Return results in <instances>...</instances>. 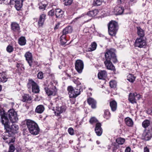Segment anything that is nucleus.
Here are the masks:
<instances>
[{"instance_id":"7","label":"nucleus","mask_w":152,"mask_h":152,"mask_svg":"<svg viewBox=\"0 0 152 152\" xmlns=\"http://www.w3.org/2000/svg\"><path fill=\"white\" fill-rule=\"evenodd\" d=\"M134 45L140 48H145L146 45V41L144 38L137 37L135 41Z\"/></svg>"},{"instance_id":"53","label":"nucleus","mask_w":152,"mask_h":152,"mask_svg":"<svg viewBox=\"0 0 152 152\" xmlns=\"http://www.w3.org/2000/svg\"><path fill=\"white\" fill-rule=\"evenodd\" d=\"M131 151V148L129 147H126L125 150V152H130Z\"/></svg>"},{"instance_id":"37","label":"nucleus","mask_w":152,"mask_h":152,"mask_svg":"<svg viewBox=\"0 0 152 152\" xmlns=\"http://www.w3.org/2000/svg\"><path fill=\"white\" fill-rule=\"evenodd\" d=\"M125 141V140L124 139L121 137L118 138L116 140V142L118 145H122L124 143Z\"/></svg>"},{"instance_id":"60","label":"nucleus","mask_w":152,"mask_h":152,"mask_svg":"<svg viewBox=\"0 0 152 152\" xmlns=\"http://www.w3.org/2000/svg\"><path fill=\"white\" fill-rule=\"evenodd\" d=\"M2 90V86H1L0 85V91H1Z\"/></svg>"},{"instance_id":"51","label":"nucleus","mask_w":152,"mask_h":152,"mask_svg":"<svg viewBox=\"0 0 152 152\" xmlns=\"http://www.w3.org/2000/svg\"><path fill=\"white\" fill-rule=\"evenodd\" d=\"M43 73L42 72H40L37 74V77L39 79H42L43 77Z\"/></svg>"},{"instance_id":"31","label":"nucleus","mask_w":152,"mask_h":152,"mask_svg":"<svg viewBox=\"0 0 152 152\" xmlns=\"http://www.w3.org/2000/svg\"><path fill=\"white\" fill-rule=\"evenodd\" d=\"M98 12L97 10H94L88 12L87 13L86 15H88L90 17H94L97 14Z\"/></svg>"},{"instance_id":"18","label":"nucleus","mask_w":152,"mask_h":152,"mask_svg":"<svg viewBox=\"0 0 152 152\" xmlns=\"http://www.w3.org/2000/svg\"><path fill=\"white\" fill-rule=\"evenodd\" d=\"M46 15L45 14H41L39 17L38 24L39 26H42L46 19Z\"/></svg>"},{"instance_id":"30","label":"nucleus","mask_w":152,"mask_h":152,"mask_svg":"<svg viewBox=\"0 0 152 152\" xmlns=\"http://www.w3.org/2000/svg\"><path fill=\"white\" fill-rule=\"evenodd\" d=\"M125 121L126 124L129 126H132L133 124V122L132 120L129 117L125 118Z\"/></svg>"},{"instance_id":"34","label":"nucleus","mask_w":152,"mask_h":152,"mask_svg":"<svg viewBox=\"0 0 152 152\" xmlns=\"http://www.w3.org/2000/svg\"><path fill=\"white\" fill-rule=\"evenodd\" d=\"M32 98L29 95L25 94L23 96L22 101L23 102L31 101Z\"/></svg>"},{"instance_id":"47","label":"nucleus","mask_w":152,"mask_h":152,"mask_svg":"<svg viewBox=\"0 0 152 152\" xmlns=\"http://www.w3.org/2000/svg\"><path fill=\"white\" fill-rule=\"evenodd\" d=\"M13 47L10 45H8L7 48V52L10 53L13 51Z\"/></svg>"},{"instance_id":"13","label":"nucleus","mask_w":152,"mask_h":152,"mask_svg":"<svg viewBox=\"0 0 152 152\" xmlns=\"http://www.w3.org/2000/svg\"><path fill=\"white\" fill-rule=\"evenodd\" d=\"M25 57L29 65L31 66L33 61L32 56L31 53L29 52H26L25 55Z\"/></svg>"},{"instance_id":"41","label":"nucleus","mask_w":152,"mask_h":152,"mask_svg":"<svg viewBox=\"0 0 152 152\" xmlns=\"http://www.w3.org/2000/svg\"><path fill=\"white\" fill-rule=\"evenodd\" d=\"M102 0H94L93 4L94 6H97L102 4Z\"/></svg>"},{"instance_id":"55","label":"nucleus","mask_w":152,"mask_h":152,"mask_svg":"<svg viewBox=\"0 0 152 152\" xmlns=\"http://www.w3.org/2000/svg\"><path fill=\"white\" fill-rule=\"evenodd\" d=\"M59 24L56 25L54 28V29L55 30L57 29L59 27Z\"/></svg>"},{"instance_id":"27","label":"nucleus","mask_w":152,"mask_h":152,"mask_svg":"<svg viewBox=\"0 0 152 152\" xmlns=\"http://www.w3.org/2000/svg\"><path fill=\"white\" fill-rule=\"evenodd\" d=\"M110 104L112 110L113 111H115L117 108V103L114 100H113L110 102Z\"/></svg>"},{"instance_id":"61","label":"nucleus","mask_w":152,"mask_h":152,"mask_svg":"<svg viewBox=\"0 0 152 152\" xmlns=\"http://www.w3.org/2000/svg\"><path fill=\"white\" fill-rule=\"evenodd\" d=\"M48 152H54V151L53 150H51L49 151Z\"/></svg>"},{"instance_id":"32","label":"nucleus","mask_w":152,"mask_h":152,"mask_svg":"<svg viewBox=\"0 0 152 152\" xmlns=\"http://www.w3.org/2000/svg\"><path fill=\"white\" fill-rule=\"evenodd\" d=\"M26 40L24 37H21L18 39V43L20 45L23 46L25 45L26 44Z\"/></svg>"},{"instance_id":"26","label":"nucleus","mask_w":152,"mask_h":152,"mask_svg":"<svg viewBox=\"0 0 152 152\" xmlns=\"http://www.w3.org/2000/svg\"><path fill=\"white\" fill-rule=\"evenodd\" d=\"M72 31V28L71 26H70L66 27L64 28L62 31V35H66V34L70 33Z\"/></svg>"},{"instance_id":"40","label":"nucleus","mask_w":152,"mask_h":152,"mask_svg":"<svg viewBox=\"0 0 152 152\" xmlns=\"http://www.w3.org/2000/svg\"><path fill=\"white\" fill-rule=\"evenodd\" d=\"M150 121L146 120H145L142 122V125L143 127L146 128L148 127L150 125Z\"/></svg>"},{"instance_id":"25","label":"nucleus","mask_w":152,"mask_h":152,"mask_svg":"<svg viewBox=\"0 0 152 152\" xmlns=\"http://www.w3.org/2000/svg\"><path fill=\"white\" fill-rule=\"evenodd\" d=\"M64 14V12L61 9H57L55 10V15L57 18H60L62 17Z\"/></svg>"},{"instance_id":"1","label":"nucleus","mask_w":152,"mask_h":152,"mask_svg":"<svg viewBox=\"0 0 152 152\" xmlns=\"http://www.w3.org/2000/svg\"><path fill=\"white\" fill-rule=\"evenodd\" d=\"M26 124L31 134L35 135L39 134L40 129L38 124L35 122L31 120L28 119L26 121Z\"/></svg>"},{"instance_id":"10","label":"nucleus","mask_w":152,"mask_h":152,"mask_svg":"<svg viewBox=\"0 0 152 152\" xmlns=\"http://www.w3.org/2000/svg\"><path fill=\"white\" fill-rule=\"evenodd\" d=\"M142 137L145 140H149L152 137V127L145 131L143 133Z\"/></svg>"},{"instance_id":"58","label":"nucleus","mask_w":152,"mask_h":152,"mask_svg":"<svg viewBox=\"0 0 152 152\" xmlns=\"http://www.w3.org/2000/svg\"><path fill=\"white\" fill-rule=\"evenodd\" d=\"M130 1L131 2H136V0H130Z\"/></svg>"},{"instance_id":"17","label":"nucleus","mask_w":152,"mask_h":152,"mask_svg":"<svg viewBox=\"0 0 152 152\" xmlns=\"http://www.w3.org/2000/svg\"><path fill=\"white\" fill-rule=\"evenodd\" d=\"M23 0H14V4L15 3V7L18 10H20L23 6Z\"/></svg>"},{"instance_id":"44","label":"nucleus","mask_w":152,"mask_h":152,"mask_svg":"<svg viewBox=\"0 0 152 152\" xmlns=\"http://www.w3.org/2000/svg\"><path fill=\"white\" fill-rule=\"evenodd\" d=\"M97 119L94 117L91 118L89 120V122L91 124H93L94 123H96L97 122Z\"/></svg>"},{"instance_id":"5","label":"nucleus","mask_w":152,"mask_h":152,"mask_svg":"<svg viewBox=\"0 0 152 152\" xmlns=\"http://www.w3.org/2000/svg\"><path fill=\"white\" fill-rule=\"evenodd\" d=\"M8 117L12 123L17 122L18 119L16 112L13 109H10L9 110L7 113Z\"/></svg>"},{"instance_id":"16","label":"nucleus","mask_w":152,"mask_h":152,"mask_svg":"<svg viewBox=\"0 0 152 152\" xmlns=\"http://www.w3.org/2000/svg\"><path fill=\"white\" fill-rule=\"evenodd\" d=\"M95 131L97 135L100 136L101 135L102 131L101 127V124L99 123H97L96 124Z\"/></svg>"},{"instance_id":"42","label":"nucleus","mask_w":152,"mask_h":152,"mask_svg":"<svg viewBox=\"0 0 152 152\" xmlns=\"http://www.w3.org/2000/svg\"><path fill=\"white\" fill-rule=\"evenodd\" d=\"M112 150L113 152H115L119 147V145L116 142H113L112 144Z\"/></svg>"},{"instance_id":"62","label":"nucleus","mask_w":152,"mask_h":152,"mask_svg":"<svg viewBox=\"0 0 152 152\" xmlns=\"http://www.w3.org/2000/svg\"><path fill=\"white\" fill-rule=\"evenodd\" d=\"M17 151L18 152H20V150L19 149H17Z\"/></svg>"},{"instance_id":"11","label":"nucleus","mask_w":152,"mask_h":152,"mask_svg":"<svg viewBox=\"0 0 152 152\" xmlns=\"http://www.w3.org/2000/svg\"><path fill=\"white\" fill-rule=\"evenodd\" d=\"M140 97V95L137 94L136 93L134 94L130 93L129 95V100L132 103H136V98H137L139 100Z\"/></svg>"},{"instance_id":"2","label":"nucleus","mask_w":152,"mask_h":152,"mask_svg":"<svg viewBox=\"0 0 152 152\" xmlns=\"http://www.w3.org/2000/svg\"><path fill=\"white\" fill-rule=\"evenodd\" d=\"M108 31L110 35L115 36L118 29V24L114 21H110L108 24Z\"/></svg>"},{"instance_id":"45","label":"nucleus","mask_w":152,"mask_h":152,"mask_svg":"<svg viewBox=\"0 0 152 152\" xmlns=\"http://www.w3.org/2000/svg\"><path fill=\"white\" fill-rule=\"evenodd\" d=\"M110 85L111 88H115L116 86V83L115 81H111L110 82Z\"/></svg>"},{"instance_id":"19","label":"nucleus","mask_w":152,"mask_h":152,"mask_svg":"<svg viewBox=\"0 0 152 152\" xmlns=\"http://www.w3.org/2000/svg\"><path fill=\"white\" fill-rule=\"evenodd\" d=\"M137 34L139 38L142 37L144 38L145 35V32L144 30L140 27H137Z\"/></svg>"},{"instance_id":"28","label":"nucleus","mask_w":152,"mask_h":152,"mask_svg":"<svg viewBox=\"0 0 152 152\" xmlns=\"http://www.w3.org/2000/svg\"><path fill=\"white\" fill-rule=\"evenodd\" d=\"M45 110L44 106L42 105H38L36 108L35 112L39 113H42Z\"/></svg>"},{"instance_id":"14","label":"nucleus","mask_w":152,"mask_h":152,"mask_svg":"<svg viewBox=\"0 0 152 152\" xmlns=\"http://www.w3.org/2000/svg\"><path fill=\"white\" fill-rule=\"evenodd\" d=\"M1 121L4 125L5 129H7L9 126L10 123L9 121L7 116H4L1 119Z\"/></svg>"},{"instance_id":"15","label":"nucleus","mask_w":152,"mask_h":152,"mask_svg":"<svg viewBox=\"0 0 152 152\" xmlns=\"http://www.w3.org/2000/svg\"><path fill=\"white\" fill-rule=\"evenodd\" d=\"M18 129V126L15 124H14L11 125L10 127V125H9L8 128L6 129L9 132H11L12 133L14 134L16 132Z\"/></svg>"},{"instance_id":"3","label":"nucleus","mask_w":152,"mask_h":152,"mask_svg":"<svg viewBox=\"0 0 152 152\" xmlns=\"http://www.w3.org/2000/svg\"><path fill=\"white\" fill-rule=\"evenodd\" d=\"M115 52V50L114 49L107 50L105 54V59H107V58H108L109 60H111L113 63H116L117 59Z\"/></svg>"},{"instance_id":"6","label":"nucleus","mask_w":152,"mask_h":152,"mask_svg":"<svg viewBox=\"0 0 152 152\" xmlns=\"http://www.w3.org/2000/svg\"><path fill=\"white\" fill-rule=\"evenodd\" d=\"M27 86L28 88H31L32 87V91L35 93H37L39 92V88L37 84L32 80H29Z\"/></svg>"},{"instance_id":"36","label":"nucleus","mask_w":152,"mask_h":152,"mask_svg":"<svg viewBox=\"0 0 152 152\" xmlns=\"http://www.w3.org/2000/svg\"><path fill=\"white\" fill-rule=\"evenodd\" d=\"M66 36L62 35L60 37V42L62 45H65L66 43L67 40L65 39Z\"/></svg>"},{"instance_id":"8","label":"nucleus","mask_w":152,"mask_h":152,"mask_svg":"<svg viewBox=\"0 0 152 152\" xmlns=\"http://www.w3.org/2000/svg\"><path fill=\"white\" fill-rule=\"evenodd\" d=\"M75 68L77 71L79 73H81L84 67L83 61L80 60H77L75 63Z\"/></svg>"},{"instance_id":"64","label":"nucleus","mask_w":152,"mask_h":152,"mask_svg":"<svg viewBox=\"0 0 152 152\" xmlns=\"http://www.w3.org/2000/svg\"><path fill=\"white\" fill-rule=\"evenodd\" d=\"M78 88H79V89H80V88H79V87H78Z\"/></svg>"},{"instance_id":"35","label":"nucleus","mask_w":152,"mask_h":152,"mask_svg":"<svg viewBox=\"0 0 152 152\" xmlns=\"http://www.w3.org/2000/svg\"><path fill=\"white\" fill-rule=\"evenodd\" d=\"M136 77L132 74H129L127 76V80L131 83H133L135 80Z\"/></svg>"},{"instance_id":"52","label":"nucleus","mask_w":152,"mask_h":152,"mask_svg":"<svg viewBox=\"0 0 152 152\" xmlns=\"http://www.w3.org/2000/svg\"><path fill=\"white\" fill-rule=\"evenodd\" d=\"M46 5L45 4H43L42 5H40L39 6V8L40 9L42 10H45V8H46Z\"/></svg>"},{"instance_id":"33","label":"nucleus","mask_w":152,"mask_h":152,"mask_svg":"<svg viewBox=\"0 0 152 152\" xmlns=\"http://www.w3.org/2000/svg\"><path fill=\"white\" fill-rule=\"evenodd\" d=\"M115 12H117V15L121 14L124 11V8L122 7H116L115 8Z\"/></svg>"},{"instance_id":"50","label":"nucleus","mask_w":152,"mask_h":152,"mask_svg":"<svg viewBox=\"0 0 152 152\" xmlns=\"http://www.w3.org/2000/svg\"><path fill=\"white\" fill-rule=\"evenodd\" d=\"M48 15L53 16L54 15V10L53 9L50 10L48 12Z\"/></svg>"},{"instance_id":"38","label":"nucleus","mask_w":152,"mask_h":152,"mask_svg":"<svg viewBox=\"0 0 152 152\" xmlns=\"http://www.w3.org/2000/svg\"><path fill=\"white\" fill-rule=\"evenodd\" d=\"M104 117L107 119H108L110 117V113L108 110L104 111Z\"/></svg>"},{"instance_id":"22","label":"nucleus","mask_w":152,"mask_h":152,"mask_svg":"<svg viewBox=\"0 0 152 152\" xmlns=\"http://www.w3.org/2000/svg\"><path fill=\"white\" fill-rule=\"evenodd\" d=\"M7 79L5 72H0V82L2 83L6 82L7 81Z\"/></svg>"},{"instance_id":"57","label":"nucleus","mask_w":152,"mask_h":152,"mask_svg":"<svg viewBox=\"0 0 152 152\" xmlns=\"http://www.w3.org/2000/svg\"><path fill=\"white\" fill-rule=\"evenodd\" d=\"M14 0H10V3L11 4H14Z\"/></svg>"},{"instance_id":"4","label":"nucleus","mask_w":152,"mask_h":152,"mask_svg":"<svg viewBox=\"0 0 152 152\" xmlns=\"http://www.w3.org/2000/svg\"><path fill=\"white\" fill-rule=\"evenodd\" d=\"M67 90L70 98H75L80 94V89L76 88L74 89L72 86H69L67 88Z\"/></svg>"},{"instance_id":"24","label":"nucleus","mask_w":152,"mask_h":152,"mask_svg":"<svg viewBox=\"0 0 152 152\" xmlns=\"http://www.w3.org/2000/svg\"><path fill=\"white\" fill-rule=\"evenodd\" d=\"M53 87L55 89L54 91H51L50 89L48 88H45V91L48 96H50L51 95H55V94L56 93V92L57 91V89L56 88V87L55 86H54Z\"/></svg>"},{"instance_id":"49","label":"nucleus","mask_w":152,"mask_h":152,"mask_svg":"<svg viewBox=\"0 0 152 152\" xmlns=\"http://www.w3.org/2000/svg\"><path fill=\"white\" fill-rule=\"evenodd\" d=\"M0 115L1 116V118H2L4 117V116H7V114H6L5 113L4 111H2L0 110Z\"/></svg>"},{"instance_id":"56","label":"nucleus","mask_w":152,"mask_h":152,"mask_svg":"<svg viewBox=\"0 0 152 152\" xmlns=\"http://www.w3.org/2000/svg\"><path fill=\"white\" fill-rule=\"evenodd\" d=\"M117 3L118 4H120L121 3V0H117Z\"/></svg>"},{"instance_id":"9","label":"nucleus","mask_w":152,"mask_h":152,"mask_svg":"<svg viewBox=\"0 0 152 152\" xmlns=\"http://www.w3.org/2000/svg\"><path fill=\"white\" fill-rule=\"evenodd\" d=\"M56 109L55 111L56 115L58 116L60 114L65 112L66 110V107L62 105L61 103L59 104L56 107Z\"/></svg>"},{"instance_id":"29","label":"nucleus","mask_w":152,"mask_h":152,"mask_svg":"<svg viewBox=\"0 0 152 152\" xmlns=\"http://www.w3.org/2000/svg\"><path fill=\"white\" fill-rule=\"evenodd\" d=\"M3 138L5 142L8 144L13 143L15 141L14 138H12L9 136H8L7 137H4Z\"/></svg>"},{"instance_id":"20","label":"nucleus","mask_w":152,"mask_h":152,"mask_svg":"<svg viewBox=\"0 0 152 152\" xmlns=\"http://www.w3.org/2000/svg\"><path fill=\"white\" fill-rule=\"evenodd\" d=\"M11 28L13 31L16 32H18L20 30V27L19 25L16 23H12L11 25Z\"/></svg>"},{"instance_id":"63","label":"nucleus","mask_w":152,"mask_h":152,"mask_svg":"<svg viewBox=\"0 0 152 152\" xmlns=\"http://www.w3.org/2000/svg\"><path fill=\"white\" fill-rule=\"evenodd\" d=\"M80 84H81V83H79V84H77V85H80Z\"/></svg>"},{"instance_id":"12","label":"nucleus","mask_w":152,"mask_h":152,"mask_svg":"<svg viewBox=\"0 0 152 152\" xmlns=\"http://www.w3.org/2000/svg\"><path fill=\"white\" fill-rule=\"evenodd\" d=\"M108 58H107V59H105L104 63L107 69L111 70H114L115 67L112 63L111 62V60H109Z\"/></svg>"},{"instance_id":"43","label":"nucleus","mask_w":152,"mask_h":152,"mask_svg":"<svg viewBox=\"0 0 152 152\" xmlns=\"http://www.w3.org/2000/svg\"><path fill=\"white\" fill-rule=\"evenodd\" d=\"M15 149V148L14 146L12 144H11L9 146L8 152H14Z\"/></svg>"},{"instance_id":"54","label":"nucleus","mask_w":152,"mask_h":152,"mask_svg":"<svg viewBox=\"0 0 152 152\" xmlns=\"http://www.w3.org/2000/svg\"><path fill=\"white\" fill-rule=\"evenodd\" d=\"M144 152H149V149L147 147L144 148Z\"/></svg>"},{"instance_id":"39","label":"nucleus","mask_w":152,"mask_h":152,"mask_svg":"<svg viewBox=\"0 0 152 152\" xmlns=\"http://www.w3.org/2000/svg\"><path fill=\"white\" fill-rule=\"evenodd\" d=\"M97 44L95 42H93L91 44V47L89 48V51H91L95 50L96 48Z\"/></svg>"},{"instance_id":"48","label":"nucleus","mask_w":152,"mask_h":152,"mask_svg":"<svg viewBox=\"0 0 152 152\" xmlns=\"http://www.w3.org/2000/svg\"><path fill=\"white\" fill-rule=\"evenodd\" d=\"M68 132L71 135H73L74 134V129L71 127L69 128L68 129Z\"/></svg>"},{"instance_id":"59","label":"nucleus","mask_w":152,"mask_h":152,"mask_svg":"<svg viewBox=\"0 0 152 152\" xmlns=\"http://www.w3.org/2000/svg\"><path fill=\"white\" fill-rule=\"evenodd\" d=\"M96 142L98 144H99L100 143V142L99 141H97Z\"/></svg>"},{"instance_id":"21","label":"nucleus","mask_w":152,"mask_h":152,"mask_svg":"<svg viewBox=\"0 0 152 152\" xmlns=\"http://www.w3.org/2000/svg\"><path fill=\"white\" fill-rule=\"evenodd\" d=\"M107 74L105 71L103 70L99 72L98 76L99 79L104 80L106 77Z\"/></svg>"},{"instance_id":"46","label":"nucleus","mask_w":152,"mask_h":152,"mask_svg":"<svg viewBox=\"0 0 152 152\" xmlns=\"http://www.w3.org/2000/svg\"><path fill=\"white\" fill-rule=\"evenodd\" d=\"M64 4L65 5H70L73 1V0H64Z\"/></svg>"},{"instance_id":"23","label":"nucleus","mask_w":152,"mask_h":152,"mask_svg":"<svg viewBox=\"0 0 152 152\" xmlns=\"http://www.w3.org/2000/svg\"><path fill=\"white\" fill-rule=\"evenodd\" d=\"M87 102L88 104L91 106L92 108H96V102L93 99L90 98L88 99Z\"/></svg>"}]
</instances>
